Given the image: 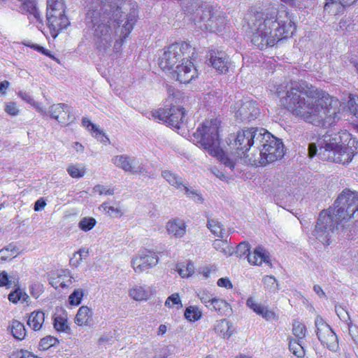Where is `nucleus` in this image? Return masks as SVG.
<instances>
[{"label": "nucleus", "instance_id": "nucleus-25", "mask_svg": "<svg viewBox=\"0 0 358 358\" xmlns=\"http://www.w3.org/2000/svg\"><path fill=\"white\" fill-rule=\"evenodd\" d=\"M20 3V9L22 13H28L33 17L38 20L40 19V13L36 8L34 0H17Z\"/></svg>", "mask_w": 358, "mask_h": 358}, {"label": "nucleus", "instance_id": "nucleus-44", "mask_svg": "<svg viewBox=\"0 0 358 358\" xmlns=\"http://www.w3.org/2000/svg\"><path fill=\"white\" fill-rule=\"evenodd\" d=\"M58 342L56 338L48 336L41 339L39 348L41 350H46L50 347L55 345Z\"/></svg>", "mask_w": 358, "mask_h": 358}, {"label": "nucleus", "instance_id": "nucleus-21", "mask_svg": "<svg viewBox=\"0 0 358 358\" xmlns=\"http://www.w3.org/2000/svg\"><path fill=\"white\" fill-rule=\"evenodd\" d=\"M246 304L254 312L259 315H262L266 320H270L275 316L273 311L268 310L266 307L256 303L252 297L248 299Z\"/></svg>", "mask_w": 358, "mask_h": 358}, {"label": "nucleus", "instance_id": "nucleus-10", "mask_svg": "<svg viewBox=\"0 0 358 358\" xmlns=\"http://www.w3.org/2000/svg\"><path fill=\"white\" fill-rule=\"evenodd\" d=\"M194 139L212 156H217L220 152L218 125L216 120H206L193 134Z\"/></svg>", "mask_w": 358, "mask_h": 358}, {"label": "nucleus", "instance_id": "nucleus-16", "mask_svg": "<svg viewBox=\"0 0 358 358\" xmlns=\"http://www.w3.org/2000/svg\"><path fill=\"white\" fill-rule=\"evenodd\" d=\"M209 62L211 66L220 73H226L231 66L229 57L222 51H211Z\"/></svg>", "mask_w": 358, "mask_h": 358}, {"label": "nucleus", "instance_id": "nucleus-5", "mask_svg": "<svg viewBox=\"0 0 358 358\" xmlns=\"http://www.w3.org/2000/svg\"><path fill=\"white\" fill-rule=\"evenodd\" d=\"M319 155L328 161L348 164L358 153V141L346 131L330 134L329 131L317 141Z\"/></svg>", "mask_w": 358, "mask_h": 358}, {"label": "nucleus", "instance_id": "nucleus-9", "mask_svg": "<svg viewBox=\"0 0 358 358\" xmlns=\"http://www.w3.org/2000/svg\"><path fill=\"white\" fill-rule=\"evenodd\" d=\"M260 128L244 129L237 132L235 136L230 140V145L236 149V153L241 157L245 158L250 163V157L256 154L258 144L261 143L260 139L262 132L259 131Z\"/></svg>", "mask_w": 358, "mask_h": 358}, {"label": "nucleus", "instance_id": "nucleus-27", "mask_svg": "<svg viewBox=\"0 0 358 358\" xmlns=\"http://www.w3.org/2000/svg\"><path fill=\"white\" fill-rule=\"evenodd\" d=\"M129 296L136 301L147 300L150 295V287L136 285L129 290Z\"/></svg>", "mask_w": 358, "mask_h": 358}, {"label": "nucleus", "instance_id": "nucleus-18", "mask_svg": "<svg viewBox=\"0 0 358 358\" xmlns=\"http://www.w3.org/2000/svg\"><path fill=\"white\" fill-rule=\"evenodd\" d=\"M47 22L53 38H55L61 31L66 29L70 24L68 17L54 18L50 17H48Z\"/></svg>", "mask_w": 358, "mask_h": 358}, {"label": "nucleus", "instance_id": "nucleus-58", "mask_svg": "<svg viewBox=\"0 0 358 358\" xmlns=\"http://www.w3.org/2000/svg\"><path fill=\"white\" fill-rule=\"evenodd\" d=\"M198 296L201 302L206 303V306L210 305L212 301L213 300V298L211 297V296L206 292H200Z\"/></svg>", "mask_w": 358, "mask_h": 358}, {"label": "nucleus", "instance_id": "nucleus-53", "mask_svg": "<svg viewBox=\"0 0 358 358\" xmlns=\"http://www.w3.org/2000/svg\"><path fill=\"white\" fill-rule=\"evenodd\" d=\"M93 190L94 192H97L100 195H102V194L113 195L114 194L113 189L106 188V187L101 185H95L93 188Z\"/></svg>", "mask_w": 358, "mask_h": 358}, {"label": "nucleus", "instance_id": "nucleus-31", "mask_svg": "<svg viewBox=\"0 0 358 358\" xmlns=\"http://www.w3.org/2000/svg\"><path fill=\"white\" fill-rule=\"evenodd\" d=\"M53 326L58 332L71 334V328L68 324L67 319L61 315L55 316L53 318Z\"/></svg>", "mask_w": 358, "mask_h": 358}, {"label": "nucleus", "instance_id": "nucleus-32", "mask_svg": "<svg viewBox=\"0 0 358 358\" xmlns=\"http://www.w3.org/2000/svg\"><path fill=\"white\" fill-rule=\"evenodd\" d=\"M345 6L341 5L339 1L334 0H326L325 5L324 6V10L327 11L332 15H338L343 13L345 10Z\"/></svg>", "mask_w": 358, "mask_h": 358}, {"label": "nucleus", "instance_id": "nucleus-62", "mask_svg": "<svg viewBox=\"0 0 358 358\" xmlns=\"http://www.w3.org/2000/svg\"><path fill=\"white\" fill-rule=\"evenodd\" d=\"M219 287H225V288H231L232 284L230 280L227 278H221L217 280V282Z\"/></svg>", "mask_w": 358, "mask_h": 358}, {"label": "nucleus", "instance_id": "nucleus-61", "mask_svg": "<svg viewBox=\"0 0 358 358\" xmlns=\"http://www.w3.org/2000/svg\"><path fill=\"white\" fill-rule=\"evenodd\" d=\"M18 95L22 100L31 105H32L34 101L31 96L28 92L20 91L19 92Z\"/></svg>", "mask_w": 358, "mask_h": 358}, {"label": "nucleus", "instance_id": "nucleus-59", "mask_svg": "<svg viewBox=\"0 0 358 358\" xmlns=\"http://www.w3.org/2000/svg\"><path fill=\"white\" fill-rule=\"evenodd\" d=\"M21 295V291L20 289H16L9 294L8 299L10 301L16 303L20 299Z\"/></svg>", "mask_w": 358, "mask_h": 358}, {"label": "nucleus", "instance_id": "nucleus-8", "mask_svg": "<svg viewBox=\"0 0 358 358\" xmlns=\"http://www.w3.org/2000/svg\"><path fill=\"white\" fill-rule=\"evenodd\" d=\"M327 210L331 211L337 224L355 218L358 213V192L348 188L343 189L335 200L334 208Z\"/></svg>", "mask_w": 358, "mask_h": 358}, {"label": "nucleus", "instance_id": "nucleus-54", "mask_svg": "<svg viewBox=\"0 0 358 358\" xmlns=\"http://www.w3.org/2000/svg\"><path fill=\"white\" fill-rule=\"evenodd\" d=\"M6 112L12 116L17 115L19 113V110L16 106V103L14 102H8L6 104L5 107Z\"/></svg>", "mask_w": 358, "mask_h": 358}, {"label": "nucleus", "instance_id": "nucleus-33", "mask_svg": "<svg viewBox=\"0 0 358 358\" xmlns=\"http://www.w3.org/2000/svg\"><path fill=\"white\" fill-rule=\"evenodd\" d=\"M207 227L215 236L221 238L224 237L223 225L217 219L208 218Z\"/></svg>", "mask_w": 358, "mask_h": 358}, {"label": "nucleus", "instance_id": "nucleus-38", "mask_svg": "<svg viewBox=\"0 0 358 358\" xmlns=\"http://www.w3.org/2000/svg\"><path fill=\"white\" fill-rule=\"evenodd\" d=\"M206 306L221 313L230 308L229 304L226 301L217 298H213L210 305H206Z\"/></svg>", "mask_w": 358, "mask_h": 358}, {"label": "nucleus", "instance_id": "nucleus-51", "mask_svg": "<svg viewBox=\"0 0 358 358\" xmlns=\"http://www.w3.org/2000/svg\"><path fill=\"white\" fill-rule=\"evenodd\" d=\"M178 271L182 278L189 277L194 273V265L192 263H188L185 268H181L180 266L178 268Z\"/></svg>", "mask_w": 358, "mask_h": 358}, {"label": "nucleus", "instance_id": "nucleus-7", "mask_svg": "<svg viewBox=\"0 0 358 358\" xmlns=\"http://www.w3.org/2000/svg\"><path fill=\"white\" fill-rule=\"evenodd\" d=\"M166 108L155 110L152 113V116L155 119L163 121L176 129H180L185 117L184 108L179 106L182 93L170 85L166 87Z\"/></svg>", "mask_w": 358, "mask_h": 358}, {"label": "nucleus", "instance_id": "nucleus-1", "mask_svg": "<svg viewBox=\"0 0 358 358\" xmlns=\"http://www.w3.org/2000/svg\"><path fill=\"white\" fill-rule=\"evenodd\" d=\"M85 3L87 8L85 24L99 54L119 52L137 21L136 3L117 6L103 0H85Z\"/></svg>", "mask_w": 358, "mask_h": 358}, {"label": "nucleus", "instance_id": "nucleus-57", "mask_svg": "<svg viewBox=\"0 0 358 358\" xmlns=\"http://www.w3.org/2000/svg\"><path fill=\"white\" fill-rule=\"evenodd\" d=\"M220 162L225 167L229 168L232 170L234 168L235 162L233 159H230L227 155H223L221 156Z\"/></svg>", "mask_w": 358, "mask_h": 358}, {"label": "nucleus", "instance_id": "nucleus-46", "mask_svg": "<svg viewBox=\"0 0 358 358\" xmlns=\"http://www.w3.org/2000/svg\"><path fill=\"white\" fill-rule=\"evenodd\" d=\"M67 172L72 178H79L84 176L85 169L79 168L76 165H71L67 168Z\"/></svg>", "mask_w": 358, "mask_h": 358}, {"label": "nucleus", "instance_id": "nucleus-22", "mask_svg": "<svg viewBox=\"0 0 358 358\" xmlns=\"http://www.w3.org/2000/svg\"><path fill=\"white\" fill-rule=\"evenodd\" d=\"M214 329L217 334L224 338L230 337L234 331L231 323L226 319L217 320L215 324Z\"/></svg>", "mask_w": 358, "mask_h": 358}, {"label": "nucleus", "instance_id": "nucleus-2", "mask_svg": "<svg viewBox=\"0 0 358 358\" xmlns=\"http://www.w3.org/2000/svg\"><path fill=\"white\" fill-rule=\"evenodd\" d=\"M276 94L285 108L315 126L329 127L341 118L338 99L305 80L283 83Z\"/></svg>", "mask_w": 358, "mask_h": 358}, {"label": "nucleus", "instance_id": "nucleus-56", "mask_svg": "<svg viewBox=\"0 0 358 358\" xmlns=\"http://www.w3.org/2000/svg\"><path fill=\"white\" fill-rule=\"evenodd\" d=\"M82 124L85 127H86L89 130L92 131L94 133L99 132V129L96 127V125L93 124L90 120H88L86 117L83 118Z\"/></svg>", "mask_w": 358, "mask_h": 358}, {"label": "nucleus", "instance_id": "nucleus-47", "mask_svg": "<svg viewBox=\"0 0 358 358\" xmlns=\"http://www.w3.org/2000/svg\"><path fill=\"white\" fill-rule=\"evenodd\" d=\"M348 105L350 112L358 120V96L350 97Z\"/></svg>", "mask_w": 358, "mask_h": 358}, {"label": "nucleus", "instance_id": "nucleus-29", "mask_svg": "<svg viewBox=\"0 0 358 358\" xmlns=\"http://www.w3.org/2000/svg\"><path fill=\"white\" fill-rule=\"evenodd\" d=\"M203 10L199 12V15H195L192 18V22L195 26L203 31V24L208 23V17L211 16V6L202 7Z\"/></svg>", "mask_w": 358, "mask_h": 358}, {"label": "nucleus", "instance_id": "nucleus-28", "mask_svg": "<svg viewBox=\"0 0 358 358\" xmlns=\"http://www.w3.org/2000/svg\"><path fill=\"white\" fill-rule=\"evenodd\" d=\"M45 320V314L42 311L33 312L29 317L27 324L34 331L40 330Z\"/></svg>", "mask_w": 358, "mask_h": 358}, {"label": "nucleus", "instance_id": "nucleus-11", "mask_svg": "<svg viewBox=\"0 0 358 358\" xmlns=\"http://www.w3.org/2000/svg\"><path fill=\"white\" fill-rule=\"evenodd\" d=\"M336 221L331 210H324L319 215L313 235L324 245H330L335 230L339 225L343 227V224H337Z\"/></svg>", "mask_w": 358, "mask_h": 358}, {"label": "nucleus", "instance_id": "nucleus-45", "mask_svg": "<svg viewBox=\"0 0 358 358\" xmlns=\"http://www.w3.org/2000/svg\"><path fill=\"white\" fill-rule=\"evenodd\" d=\"M306 327L299 322H294L293 323L292 331L294 335L298 338V340H302L305 336Z\"/></svg>", "mask_w": 358, "mask_h": 358}, {"label": "nucleus", "instance_id": "nucleus-42", "mask_svg": "<svg viewBox=\"0 0 358 358\" xmlns=\"http://www.w3.org/2000/svg\"><path fill=\"white\" fill-rule=\"evenodd\" d=\"M185 192L186 196L192 199L194 202L197 203H202L203 202V198L201 194L197 191L189 187L184 186L183 189Z\"/></svg>", "mask_w": 358, "mask_h": 358}, {"label": "nucleus", "instance_id": "nucleus-55", "mask_svg": "<svg viewBox=\"0 0 358 358\" xmlns=\"http://www.w3.org/2000/svg\"><path fill=\"white\" fill-rule=\"evenodd\" d=\"M335 311L341 320H347L350 318L348 313L341 306H335Z\"/></svg>", "mask_w": 358, "mask_h": 358}, {"label": "nucleus", "instance_id": "nucleus-14", "mask_svg": "<svg viewBox=\"0 0 358 358\" xmlns=\"http://www.w3.org/2000/svg\"><path fill=\"white\" fill-rule=\"evenodd\" d=\"M158 261V256L155 252L145 251L134 258L131 264L136 272L141 273L155 266Z\"/></svg>", "mask_w": 358, "mask_h": 358}, {"label": "nucleus", "instance_id": "nucleus-15", "mask_svg": "<svg viewBox=\"0 0 358 358\" xmlns=\"http://www.w3.org/2000/svg\"><path fill=\"white\" fill-rule=\"evenodd\" d=\"M51 118L56 120L62 125H69L74 120V117L71 114L70 107L65 103H57L52 105L48 110Z\"/></svg>", "mask_w": 358, "mask_h": 358}, {"label": "nucleus", "instance_id": "nucleus-17", "mask_svg": "<svg viewBox=\"0 0 358 358\" xmlns=\"http://www.w3.org/2000/svg\"><path fill=\"white\" fill-rule=\"evenodd\" d=\"M208 23L203 24V31L210 33L221 32L226 24L224 16L220 13L214 12L213 8L211 6V16L208 18Z\"/></svg>", "mask_w": 358, "mask_h": 358}, {"label": "nucleus", "instance_id": "nucleus-3", "mask_svg": "<svg viewBox=\"0 0 358 358\" xmlns=\"http://www.w3.org/2000/svg\"><path fill=\"white\" fill-rule=\"evenodd\" d=\"M248 26L252 43L261 50L292 37L296 31L292 14L283 5H272L257 12L250 20Z\"/></svg>", "mask_w": 358, "mask_h": 358}, {"label": "nucleus", "instance_id": "nucleus-49", "mask_svg": "<svg viewBox=\"0 0 358 358\" xmlns=\"http://www.w3.org/2000/svg\"><path fill=\"white\" fill-rule=\"evenodd\" d=\"M55 9L57 10H65V4L64 0H47V9Z\"/></svg>", "mask_w": 358, "mask_h": 358}, {"label": "nucleus", "instance_id": "nucleus-43", "mask_svg": "<svg viewBox=\"0 0 358 358\" xmlns=\"http://www.w3.org/2000/svg\"><path fill=\"white\" fill-rule=\"evenodd\" d=\"M83 295V289H75L69 296V303L73 306H78L81 303Z\"/></svg>", "mask_w": 358, "mask_h": 358}, {"label": "nucleus", "instance_id": "nucleus-23", "mask_svg": "<svg viewBox=\"0 0 358 358\" xmlns=\"http://www.w3.org/2000/svg\"><path fill=\"white\" fill-rule=\"evenodd\" d=\"M92 322V312L87 306H81L76 314L75 322L79 326H90Z\"/></svg>", "mask_w": 358, "mask_h": 358}, {"label": "nucleus", "instance_id": "nucleus-60", "mask_svg": "<svg viewBox=\"0 0 358 358\" xmlns=\"http://www.w3.org/2000/svg\"><path fill=\"white\" fill-rule=\"evenodd\" d=\"M10 285L11 282L9 280L7 273L5 271L0 273V286H9Z\"/></svg>", "mask_w": 358, "mask_h": 358}, {"label": "nucleus", "instance_id": "nucleus-24", "mask_svg": "<svg viewBox=\"0 0 358 358\" xmlns=\"http://www.w3.org/2000/svg\"><path fill=\"white\" fill-rule=\"evenodd\" d=\"M315 325L317 329V336L320 341L334 333L331 327L319 315L315 318Z\"/></svg>", "mask_w": 358, "mask_h": 358}, {"label": "nucleus", "instance_id": "nucleus-64", "mask_svg": "<svg viewBox=\"0 0 358 358\" xmlns=\"http://www.w3.org/2000/svg\"><path fill=\"white\" fill-rule=\"evenodd\" d=\"M45 206V201L43 198H40L35 202L34 209L35 211H41Z\"/></svg>", "mask_w": 358, "mask_h": 358}, {"label": "nucleus", "instance_id": "nucleus-19", "mask_svg": "<svg viewBox=\"0 0 358 358\" xmlns=\"http://www.w3.org/2000/svg\"><path fill=\"white\" fill-rule=\"evenodd\" d=\"M248 261L253 265H261L263 262L269 264L268 252L264 248L258 246L252 253L248 254Z\"/></svg>", "mask_w": 358, "mask_h": 358}, {"label": "nucleus", "instance_id": "nucleus-35", "mask_svg": "<svg viewBox=\"0 0 358 358\" xmlns=\"http://www.w3.org/2000/svg\"><path fill=\"white\" fill-rule=\"evenodd\" d=\"M289 349L295 356L302 358L305 356V350L301 345V340H291Z\"/></svg>", "mask_w": 358, "mask_h": 358}, {"label": "nucleus", "instance_id": "nucleus-63", "mask_svg": "<svg viewBox=\"0 0 358 358\" xmlns=\"http://www.w3.org/2000/svg\"><path fill=\"white\" fill-rule=\"evenodd\" d=\"M96 138L103 144L106 145L110 143L109 138L99 129V132H94Z\"/></svg>", "mask_w": 358, "mask_h": 358}, {"label": "nucleus", "instance_id": "nucleus-48", "mask_svg": "<svg viewBox=\"0 0 358 358\" xmlns=\"http://www.w3.org/2000/svg\"><path fill=\"white\" fill-rule=\"evenodd\" d=\"M174 305H178L180 308L182 307V303L178 293H174L169 296L165 302V306L170 308L173 307Z\"/></svg>", "mask_w": 358, "mask_h": 358}, {"label": "nucleus", "instance_id": "nucleus-6", "mask_svg": "<svg viewBox=\"0 0 358 358\" xmlns=\"http://www.w3.org/2000/svg\"><path fill=\"white\" fill-rule=\"evenodd\" d=\"M262 132L261 143L258 144L256 154L250 157V164L254 166H266L268 164L280 159L285 155L284 145L281 140L275 138L264 128H260Z\"/></svg>", "mask_w": 358, "mask_h": 358}, {"label": "nucleus", "instance_id": "nucleus-4", "mask_svg": "<svg viewBox=\"0 0 358 358\" xmlns=\"http://www.w3.org/2000/svg\"><path fill=\"white\" fill-rule=\"evenodd\" d=\"M191 46L186 42L175 43L164 50L159 65L164 71H170L171 77L181 83H189L198 76L193 62L189 60Z\"/></svg>", "mask_w": 358, "mask_h": 358}, {"label": "nucleus", "instance_id": "nucleus-30", "mask_svg": "<svg viewBox=\"0 0 358 358\" xmlns=\"http://www.w3.org/2000/svg\"><path fill=\"white\" fill-rule=\"evenodd\" d=\"M12 335L17 340H22L26 336V330L24 324L20 322L13 320L9 326Z\"/></svg>", "mask_w": 358, "mask_h": 358}, {"label": "nucleus", "instance_id": "nucleus-41", "mask_svg": "<svg viewBox=\"0 0 358 358\" xmlns=\"http://www.w3.org/2000/svg\"><path fill=\"white\" fill-rule=\"evenodd\" d=\"M96 223V221L94 217H85L80 220L78 223V227L81 230L88 231L94 228Z\"/></svg>", "mask_w": 358, "mask_h": 358}, {"label": "nucleus", "instance_id": "nucleus-26", "mask_svg": "<svg viewBox=\"0 0 358 358\" xmlns=\"http://www.w3.org/2000/svg\"><path fill=\"white\" fill-rule=\"evenodd\" d=\"M162 176L169 185L177 189H184V186H186L183 183V179L175 173L165 170L162 172Z\"/></svg>", "mask_w": 358, "mask_h": 358}, {"label": "nucleus", "instance_id": "nucleus-13", "mask_svg": "<svg viewBox=\"0 0 358 358\" xmlns=\"http://www.w3.org/2000/svg\"><path fill=\"white\" fill-rule=\"evenodd\" d=\"M260 110L256 101L245 99L243 101L235 113L237 120L241 122H250L258 117Z\"/></svg>", "mask_w": 358, "mask_h": 358}, {"label": "nucleus", "instance_id": "nucleus-36", "mask_svg": "<svg viewBox=\"0 0 358 358\" xmlns=\"http://www.w3.org/2000/svg\"><path fill=\"white\" fill-rule=\"evenodd\" d=\"M320 341L331 351L336 352L338 348V338L335 332Z\"/></svg>", "mask_w": 358, "mask_h": 358}, {"label": "nucleus", "instance_id": "nucleus-52", "mask_svg": "<svg viewBox=\"0 0 358 358\" xmlns=\"http://www.w3.org/2000/svg\"><path fill=\"white\" fill-rule=\"evenodd\" d=\"M54 17V18H62V17H67L65 15V10H57V8L51 9H47L46 12V17Z\"/></svg>", "mask_w": 358, "mask_h": 358}, {"label": "nucleus", "instance_id": "nucleus-39", "mask_svg": "<svg viewBox=\"0 0 358 358\" xmlns=\"http://www.w3.org/2000/svg\"><path fill=\"white\" fill-rule=\"evenodd\" d=\"M202 313L196 306H189L185 311V317L190 321L195 322L199 320L201 317Z\"/></svg>", "mask_w": 358, "mask_h": 358}, {"label": "nucleus", "instance_id": "nucleus-50", "mask_svg": "<svg viewBox=\"0 0 358 358\" xmlns=\"http://www.w3.org/2000/svg\"><path fill=\"white\" fill-rule=\"evenodd\" d=\"M250 252V245L247 242L240 243L236 248V254L242 257L243 256L247 255Z\"/></svg>", "mask_w": 358, "mask_h": 358}, {"label": "nucleus", "instance_id": "nucleus-40", "mask_svg": "<svg viewBox=\"0 0 358 358\" xmlns=\"http://www.w3.org/2000/svg\"><path fill=\"white\" fill-rule=\"evenodd\" d=\"M264 287L271 293L279 289L276 279L272 275H266L263 278Z\"/></svg>", "mask_w": 358, "mask_h": 358}, {"label": "nucleus", "instance_id": "nucleus-37", "mask_svg": "<svg viewBox=\"0 0 358 358\" xmlns=\"http://www.w3.org/2000/svg\"><path fill=\"white\" fill-rule=\"evenodd\" d=\"M18 250L16 245L13 243H10L6 247L0 250V261L6 262L10 259L15 252Z\"/></svg>", "mask_w": 358, "mask_h": 358}, {"label": "nucleus", "instance_id": "nucleus-20", "mask_svg": "<svg viewBox=\"0 0 358 358\" xmlns=\"http://www.w3.org/2000/svg\"><path fill=\"white\" fill-rule=\"evenodd\" d=\"M166 229L169 234L176 238H181L186 233V224L182 220H174L167 223Z\"/></svg>", "mask_w": 358, "mask_h": 358}, {"label": "nucleus", "instance_id": "nucleus-12", "mask_svg": "<svg viewBox=\"0 0 358 358\" xmlns=\"http://www.w3.org/2000/svg\"><path fill=\"white\" fill-rule=\"evenodd\" d=\"M112 162L118 168L132 174H142L151 177L142 164L135 158L126 155H116L112 159Z\"/></svg>", "mask_w": 358, "mask_h": 358}, {"label": "nucleus", "instance_id": "nucleus-34", "mask_svg": "<svg viewBox=\"0 0 358 358\" xmlns=\"http://www.w3.org/2000/svg\"><path fill=\"white\" fill-rule=\"evenodd\" d=\"M213 245L216 250L220 251L225 255H231L233 253L232 248L228 245L227 240L216 239Z\"/></svg>", "mask_w": 358, "mask_h": 358}]
</instances>
